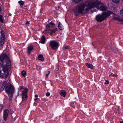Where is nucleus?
Segmentation results:
<instances>
[{"label": "nucleus", "instance_id": "nucleus-1", "mask_svg": "<svg viewBox=\"0 0 123 123\" xmlns=\"http://www.w3.org/2000/svg\"><path fill=\"white\" fill-rule=\"evenodd\" d=\"M11 67V62L8 56L5 54L0 56V76L4 78H7Z\"/></svg>", "mask_w": 123, "mask_h": 123}, {"label": "nucleus", "instance_id": "nucleus-2", "mask_svg": "<svg viewBox=\"0 0 123 123\" xmlns=\"http://www.w3.org/2000/svg\"><path fill=\"white\" fill-rule=\"evenodd\" d=\"M92 0H89L82 3L76 7L74 10V14L76 16L78 15V13L84 14L92 8Z\"/></svg>", "mask_w": 123, "mask_h": 123}, {"label": "nucleus", "instance_id": "nucleus-3", "mask_svg": "<svg viewBox=\"0 0 123 123\" xmlns=\"http://www.w3.org/2000/svg\"><path fill=\"white\" fill-rule=\"evenodd\" d=\"M5 91L7 93H12L14 91V88L13 86L10 83H8L7 82H3L2 84L1 87V90H3L5 88Z\"/></svg>", "mask_w": 123, "mask_h": 123}, {"label": "nucleus", "instance_id": "nucleus-4", "mask_svg": "<svg viewBox=\"0 0 123 123\" xmlns=\"http://www.w3.org/2000/svg\"><path fill=\"white\" fill-rule=\"evenodd\" d=\"M113 13V12L110 11H105L102 13L101 15H97L95 19L97 21L102 22L105 19L111 14Z\"/></svg>", "mask_w": 123, "mask_h": 123}, {"label": "nucleus", "instance_id": "nucleus-5", "mask_svg": "<svg viewBox=\"0 0 123 123\" xmlns=\"http://www.w3.org/2000/svg\"><path fill=\"white\" fill-rule=\"evenodd\" d=\"M92 8L96 7L98 9L101 11H107L106 10V7L105 5L102 4V3L100 1L97 0H92Z\"/></svg>", "mask_w": 123, "mask_h": 123}, {"label": "nucleus", "instance_id": "nucleus-6", "mask_svg": "<svg viewBox=\"0 0 123 123\" xmlns=\"http://www.w3.org/2000/svg\"><path fill=\"white\" fill-rule=\"evenodd\" d=\"M28 90L26 88H24L23 86H21V91L22 92V101L27 99V92Z\"/></svg>", "mask_w": 123, "mask_h": 123}, {"label": "nucleus", "instance_id": "nucleus-7", "mask_svg": "<svg viewBox=\"0 0 123 123\" xmlns=\"http://www.w3.org/2000/svg\"><path fill=\"white\" fill-rule=\"evenodd\" d=\"M50 45L51 48L53 49H57L59 46L58 43L54 41H51Z\"/></svg>", "mask_w": 123, "mask_h": 123}, {"label": "nucleus", "instance_id": "nucleus-8", "mask_svg": "<svg viewBox=\"0 0 123 123\" xmlns=\"http://www.w3.org/2000/svg\"><path fill=\"white\" fill-rule=\"evenodd\" d=\"M4 31L2 30L1 32L0 44L2 46L4 44L5 39Z\"/></svg>", "mask_w": 123, "mask_h": 123}, {"label": "nucleus", "instance_id": "nucleus-9", "mask_svg": "<svg viewBox=\"0 0 123 123\" xmlns=\"http://www.w3.org/2000/svg\"><path fill=\"white\" fill-rule=\"evenodd\" d=\"M9 113L8 110L5 109L3 110V118L5 121H6L7 118Z\"/></svg>", "mask_w": 123, "mask_h": 123}, {"label": "nucleus", "instance_id": "nucleus-10", "mask_svg": "<svg viewBox=\"0 0 123 123\" xmlns=\"http://www.w3.org/2000/svg\"><path fill=\"white\" fill-rule=\"evenodd\" d=\"M33 49V46L32 45L29 46L27 48L28 51L27 52V54L29 55L31 52L32 50Z\"/></svg>", "mask_w": 123, "mask_h": 123}, {"label": "nucleus", "instance_id": "nucleus-11", "mask_svg": "<svg viewBox=\"0 0 123 123\" xmlns=\"http://www.w3.org/2000/svg\"><path fill=\"white\" fill-rule=\"evenodd\" d=\"M45 39L46 38L43 35L42 36L41 38V40L39 42V43H42L43 44H44L45 42Z\"/></svg>", "mask_w": 123, "mask_h": 123}, {"label": "nucleus", "instance_id": "nucleus-12", "mask_svg": "<svg viewBox=\"0 0 123 123\" xmlns=\"http://www.w3.org/2000/svg\"><path fill=\"white\" fill-rule=\"evenodd\" d=\"M86 65L88 68H90L92 69H94V67L91 64L86 63Z\"/></svg>", "mask_w": 123, "mask_h": 123}, {"label": "nucleus", "instance_id": "nucleus-13", "mask_svg": "<svg viewBox=\"0 0 123 123\" xmlns=\"http://www.w3.org/2000/svg\"><path fill=\"white\" fill-rule=\"evenodd\" d=\"M60 94L62 96L65 97L66 94V92L65 91L62 90L60 91Z\"/></svg>", "mask_w": 123, "mask_h": 123}, {"label": "nucleus", "instance_id": "nucleus-14", "mask_svg": "<svg viewBox=\"0 0 123 123\" xmlns=\"http://www.w3.org/2000/svg\"><path fill=\"white\" fill-rule=\"evenodd\" d=\"M55 24L52 23L50 22L49 24H48L46 25V27H50L52 28L54 26Z\"/></svg>", "mask_w": 123, "mask_h": 123}, {"label": "nucleus", "instance_id": "nucleus-15", "mask_svg": "<svg viewBox=\"0 0 123 123\" xmlns=\"http://www.w3.org/2000/svg\"><path fill=\"white\" fill-rule=\"evenodd\" d=\"M114 19L116 20H117L119 21L121 24H123V19H121L117 17H114Z\"/></svg>", "mask_w": 123, "mask_h": 123}, {"label": "nucleus", "instance_id": "nucleus-16", "mask_svg": "<svg viewBox=\"0 0 123 123\" xmlns=\"http://www.w3.org/2000/svg\"><path fill=\"white\" fill-rule=\"evenodd\" d=\"M58 27L59 30H63L64 29L63 26L61 24L60 22H59L58 24Z\"/></svg>", "mask_w": 123, "mask_h": 123}, {"label": "nucleus", "instance_id": "nucleus-17", "mask_svg": "<svg viewBox=\"0 0 123 123\" xmlns=\"http://www.w3.org/2000/svg\"><path fill=\"white\" fill-rule=\"evenodd\" d=\"M38 59L41 61H44L43 56L42 55H39L38 57Z\"/></svg>", "mask_w": 123, "mask_h": 123}, {"label": "nucleus", "instance_id": "nucleus-18", "mask_svg": "<svg viewBox=\"0 0 123 123\" xmlns=\"http://www.w3.org/2000/svg\"><path fill=\"white\" fill-rule=\"evenodd\" d=\"M26 72L25 71H23L21 72L22 75L23 76L25 77L26 75Z\"/></svg>", "mask_w": 123, "mask_h": 123}, {"label": "nucleus", "instance_id": "nucleus-19", "mask_svg": "<svg viewBox=\"0 0 123 123\" xmlns=\"http://www.w3.org/2000/svg\"><path fill=\"white\" fill-rule=\"evenodd\" d=\"M24 2L22 0H20L18 2V3L19 4L20 6L23 5L24 4Z\"/></svg>", "mask_w": 123, "mask_h": 123}, {"label": "nucleus", "instance_id": "nucleus-20", "mask_svg": "<svg viewBox=\"0 0 123 123\" xmlns=\"http://www.w3.org/2000/svg\"><path fill=\"white\" fill-rule=\"evenodd\" d=\"M120 14L121 15L123 16V8L122 9L120 10Z\"/></svg>", "mask_w": 123, "mask_h": 123}, {"label": "nucleus", "instance_id": "nucleus-21", "mask_svg": "<svg viewBox=\"0 0 123 123\" xmlns=\"http://www.w3.org/2000/svg\"><path fill=\"white\" fill-rule=\"evenodd\" d=\"M69 48V47L68 46H65L63 47V50H65L68 49Z\"/></svg>", "mask_w": 123, "mask_h": 123}, {"label": "nucleus", "instance_id": "nucleus-22", "mask_svg": "<svg viewBox=\"0 0 123 123\" xmlns=\"http://www.w3.org/2000/svg\"><path fill=\"white\" fill-rule=\"evenodd\" d=\"M115 3H119L120 2L119 0H112Z\"/></svg>", "mask_w": 123, "mask_h": 123}, {"label": "nucleus", "instance_id": "nucleus-23", "mask_svg": "<svg viewBox=\"0 0 123 123\" xmlns=\"http://www.w3.org/2000/svg\"><path fill=\"white\" fill-rule=\"evenodd\" d=\"M2 15H0V21L2 23H3V21L2 20Z\"/></svg>", "mask_w": 123, "mask_h": 123}, {"label": "nucleus", "instance_id": "nucleus-24", "mask_svg": "<svg viewBox=\"0 0 123 123\" xmlns=\"http://www.w3.org/2000/svg\"><path fill=\"white\" fill-rule=\"evenodd\" d=\"M56 30H57V28H56L55 30H51V32H52V33H55V31H56Z\"/></svg>", "mask_w": 123, "mask_h": 123}, {"label": "nucleus", "instance_id": "nucleus-25", "mask_svg": "<svg viewBox=\"0 0 123 123\" xmlns=\"http://www.w3.org/2000/svg\"><path fill=\"white\" fill-rule=\"evenodd\" d=\"M25 25L27 26H29V22L28 21H27L25 23Z\"/></svg>", "mask_w": 123, "mask_h": 123}, {"label": "nucleus", "instance_id": "nucleus-26", "mask_svg": "<svg viewBox=\"0 0 123 123\" xmlns=\"http://www.w3.org/2000/svg\"><path fill=\"white\" fill-rule=\"evenodd\" d=\"M105 83V84H109V81L107 80H106Z\"/></svg>", "mask_w": 123, "mask_h": 123}, {"label": "nucleus", "instance_id": "nucleus-27", "mask_svg": "<svg viewBox=\"0 0 123 123\" xmlns=\"http://www.w3.org/2000/svg\"><path fill=\"white\" fill-rule=\"evenodd\" d=\"M78 98V95H77L76 96H75L74 97V99H76V98Z\"/></svg>", "mask_w": 123, "mask_h": 123}, {"label": "nucleus", "instance_id": "nucleus-28", "mask_svg": "<svg viewBox=\"0 0 123 123\" xmlns=\"http://www.w3.org/2000/svg\"><path fill=\"white\" fill-rule=\"evenodd\" d=\"M50 93H49V92H48L46 93V96H48V97L50 95Z\"/></svg>", "mask_w": 123, "mask_h": 123}, {"label": "nucleus", "instance_id": "nucleus-29", "mask_svg": "<svg viewBox=\"0 0 123 123\" xmlns=\"http://www.w3.org/2000/svg\"><path fill=\"white\" fill-rule=\"evenodd\" d=\"M12 93H8V96L9 97H12Z\"/></svg>", "mask_w": 123, "mask_h": 123}, {"label": "nucleus", "instance_id": "nucleus-30", "mask_svg": "<svg viewBox=\"0 0 123 123\" xmlns=\"http://www.w3.org/2000/svg\"><path fill=\"white\" fill-rule=\"evenodd\" d=\"M115 76V75L114 74H113L112 73H111V74L110 75H109V76Z\"/></svg>", "mask_w": 123, "mask_h": 123}, {"label": "nucleus", "instance_id": "nucleus-31", "mask_svg": "<svg viewBox=\"0 0 123 123\" xmlns=\"http://www.w3.org/2000/svg\"><path fill=\"white\" fill-rule=\"evenodd\" d=\"M50 73V72L49 71V73H48L46 74V77L47 78L48 77V76L49 74Z\"/></svg>", "mask_w": 123, "mask_h": 123}, {"label": "nucleus", "instance_id": "nucleus-32", "mask_svg": "<svg viewBox=\"0 0 123 123\" xmlns=\"http://www.w3.org/2000/svg\"><path fill=\"white\" fill-rule=\"evenodd\" d=\"M12 97H9V100L10 101H11L12 99Z\"/></svg>", "mask_w": 123, "mask_h": 123}, {"label": "nucleus", "instance_id": "nucleus-33", "mask_svg": "<svg viewBox=\"0 0 123 123\" xmlns=\"http://www.w3.org/2000/svg\"><path fill=\"white\" fill-rule=\"evenodd\" d=\"M35 98H37L38 97V95H35Z\"/></svg>", "mask_w": 123, "mask_h": 123}, {"label": "nucleus", "instance_id": "nucleus-34", "mask_svg": "<svg viewBox=\"0 0 123 123\" xmlns=\"http://www.w3.org/2000/svg\"><path fill=\"white\" fill-rule=\"evenodd\" d=\"M49 84H50L51 86H52V83L51 82H49Z\"/></svg>", "mask_w": 123, "mask_h": 123}, {"label": "nucleus", "instance_id": "nucleus-35", "mask_svg": "<svg viewBox=\"0 0 123 123\" xmlns=\"http://www.w3.org/2000/svg\"><path fill=\"white\" fill-rule=\"evenodd\" d=\"M112 49L113 50V52H116L114 50L113 48H112Z\"/></svg>", "mask_w": 123, "mask_h": 123}, {"label": "nucleus", "instance_id": "nucleus-36", "mask_svg": "<svg viewBox=\"0 0 123 123\" xmlns=\"http://www.w3.org/2000/svg\"><path fill=\"white\" fill-rule=\"evenodd\" d=\"M115 76L116 77H118V76L117 74H116L115 75V76Z\"/></svg>", "mask_w": 123, "mask_h": 123}, {"label": "nucleus", "instance_id": "nucleus-37", "mask_svg": "<svg viewBox=\"0 0 123 123\" xmlns=\"http://www.w3.org/2000/svg\"><path fill=\"white\" fill-rule=\"evenodd\" d=\"M120 123H123V121H121L120 122Z\"/></svg>", "mask_w": 123, "mask_h": 123}, {"label": "nucleus", "instance_id": "nucleus-38", "mask_svg": "<svg viewBox=\"0 0 123 123\" xmlns=\"http://www.w3.org/2000/svg\"><path fill=\"white\" fill-rule=\"evenodd\" d=\"M37 99V98H36V99H35V100H36Z\"/></svg>", "mask_w": 123, "mask_h": 123}, {"label": "nucleus", "instance_id": "nucleus-39", "mask_svg": "<svg viewBox=\"0 0 123 123\" xmlns=\"http://www.w3.org/2000/svg\"><path fill=\"white\" fill-rule=\"evenodd\" d=\"M122 0V1L123 3V0Z\"/></svg>", "mask_w": 123, "mask_h": 123}, {"label": "nucleus", "instance_id": "nucleus-40", "mask_svg": "<svg viewBox=\"0 0 123 123\" xmlns=\"http://www.w3.org/2000/svg\"><path fill=\"white\" fill-rule=\"evenodd\" d=\"M58 8H60V7L59 6H58Z\"/></svg>", "mask_w": 123, "mask_h": 123}, {"label": "nucleus", "instance_id": "nucleus-41", "mask_svg": "<svg viewBox=\"0 0 123 123\" xmlns=\"http://www.w3.org/2000/svg\"><path fill=\"white\" fill-rule=\"evenodd\" d=\"M113 14L114 15H115V14L114 13H113Z\"/></svg>", "mask_w": 123, "mask_h": 123}]
</instances>
